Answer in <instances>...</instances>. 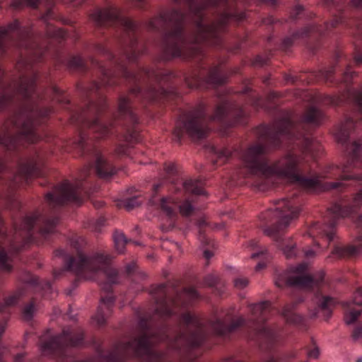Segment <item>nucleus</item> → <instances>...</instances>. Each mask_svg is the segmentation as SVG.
I'll list each match as a JSON object with an SVG mask.
<instances>
[{"mask_svg": "<svg viewBox=\"0 0 362 362\" xmlns=\"http://www.w3.org/2000/svg\"><path fill=\"white\" fill-rule=\"evenodd\" d=\"M177 4H185L194 18L195 29L189 35L182 33L183 14L177 10L163 12L158 17L152 18L148 23L151 30L169 28L163 37V49L166 59L173 57H188L199 52L202 43L218 45L221 35L233 14L223 13L209 18L204 14V10L211 6H216L226 0H173Z\"/></svg>", "mask_w": 362, "mask_h": 362, "instance_id": "f257e3e1", "label": "nucleus"}, {"mask_svg": "<svg viewBox=\"0 0 362 362\" xmlns=\"http://www.w3.org/2000/svg\"><path fill=\"white\" fill-rule=\"evenodd\" d=\"M257 140L250 144L243 152L242 158L245 167L250 172L256 175L269 177L275 175L279 178L287 180L290 182L305 187H314L319 184L320 179L332 177L336 173L321 175L313 178H307L301 175L303 161L307 162L305 157L314 158V151L317 145L307 136L297 145H300L304 158L298 156L293 151H289L272 165L269 164L267 154L272 148L279 146L281 139H291L284 132L274 127L261 126L257 129Z\"/></svg>", "mask_w": 362, "mask_h": 362, "instance_id": "f03ea898", "label": "nucleus"}, {"mask_svg": "<svg viewBox=\"0 0 362 362\" xmlns=\"http://www.w3.org/2000/svg\"><path fill=\"white\" fill-rule=\"evenodd\" d=\"M21 58L16 68L21 73L18 82L9 86L0 93V110L12 100L14 95H20L24 100L19 110L6 121L0 134V144L7 149L15 148L21 140L33 143L37 141L35 131L37 119L53 112L52 109L40 106V95L35 92L37 74L31 69V61Z\"/></svg>", "mask_w": 362, "mask_h": 362, "instance_id": "7ed1b4c3", "label": "nucleus"}, {"mask_svg": "<svg viewBox=\"0 0 362 362\" xmlns=\"http://www.w3.org/2000/svg\"><path fill=\"white\" fill-rule=\"evenodd\" d=\"M141 334L127 343H120L116 345L112 351L107 355L99 353L98 360L90 358L84 362H123V361L132 355L144 356L142 362H168L163 354H158L151 351V347L157 342L168 339V329L163 328L157 332H152L147 328L146 322L141 320L139 323Z\"/></svg>", "mask_w": 362, "mask_h": 362, "instance_id": "20e7f679", "label": "nucleus"}, {"mask_svg": "<svg viewBox=\"0 0 362 362\" xmlns=\"http://www.w3.org/2000/svg\"><path fill=\"white\" fill-rule=\"evenodd\" d=\"M243 322V318L238 317L228 325L225 320L216 318L206 326L197 315L185 313L180 320V333L169 342V346L175 349H180L182 346L196 347L203 342L209 329L217 335H225L234 331Z\"/></svg>", "mask_w": 362, "mask_h": 362, "instance_id": "39448f33", "label": "nucleus"}, {"mask_svg": "<svg viewBox=\"0 0 362 362\" xmlns=\"http://www.w3.org/2000/svg\"><path fill=\"white\" fill-rule=\"evenodd\" d=\"M110 256L101 252L86 255L78 252L66 262V269L74 272L78 280H96L105 276L110 284L118 283V273L111 267Z\"/></svg>", "mask_w": 362, "mask_h": 362, "instance_id": "423d86ee", "label": "nucleus"}, {"mask_svg": "<svg viewBox=\"0 0 362 362\" xmlns=\"http://www.w3.org/2000/svg\"><path fill=\"white\" fill-rule=\"evenodd\" d=\"M276 207L272 214V219L276 223L264 230V234L272 238L287 258L296 255L295 243L291 238H284L283 233L291 222L297 218L300 212L299 202L293 198H286L276 201Z\"/></svg>", "mask_w": 362, "mask_h": 362, "instance_id": "0eeeda50", "label": "nucleus"}, {"mask_svg": "<svg viewBox=\"0 0 362 362\" xmlns=\"http://www.w3.org/2000/svg\"><path fill=\"white\" fill-rule=\"evenodd\" d=\"M91 21L98 26L117 24L127 33L124 42V54L129 62H134L142 52V46L137 42L134 33L137 25L127 17L122 16L116 7L97 10L90 15Z\"/></svg>", "mask_w": 362, "mask_h": 362, "instance_id": "6e6552de", "label": "nucleus"}, {"mask_svg": "<svg viewBox=\"0 0 362 362\" xmlns=\"http://www.w3.org/2000/svg\"><path fill=\"white\" fill-rule=\"evenodd\" d=\"M32 35L31 27L21 26L17 20L7 25L0 27V54L4 53L9 46L13 45L18 48H29L35 57L39 58L43 51L37 49V45L32 40Z\"/></svg>", "mask_w": 362, "mask_h": 362, "instance_id": "1a4fd4ad", "label": "nucleus"}, {"mask_svg": "<svg viewBox=\"0 0 362 362\" xmlns=\"http://www.w3.org/2000/svg\"><path fill=\"white\" fill-rule=\"evenodd\" d=\"M208 121L205 106L199 104L181 116L176 124L174 136L177 141L184 134L194 141L204 139L209 132Z\"/></svg>", "mask_w": 362, "mask_h": 362, "instance_id": "9d476101", "label": "nucleus"}, {"mask_svg": "<svg viewBox=\"0 0 362 362\" xmlns=\"http://www.w3.org/2000/svg\"><path fill=\"white\" fill-rule=\"evenodd\" d=\"M325 119L324 112L319 108L310 105L305 109L298 124H294L293 115L287 113L275 121L272 126L274 127V130L278 129L289 136L296 137V140L302 141L304 135L300 134L299 136L296 135L300 127L304 125L318 127L323 123Z\"/></svg>", "mask_w": 362, "mask_h": 362, "instance_id": "9b49d317", "label": "nucleus"}, {"mask_svg": "<svg viewBox=\"0 0 362 362\" xmlns=\"http://www.w3.org/2000/svg\"><path fill=\"white\" fill-rule=\"evenodd\" d=\"M115 69H105L103 66L99 65L103 75L102 83L105 86H112L115 83L114 78L119 74H121L126 79L134 83H145L146 80L160 81L168 76L167 73L161 70L150 68H143L136 73L129 72L126 69L125 65L121 59H116L114 62Z\"/></svg>", "mask_w": 362, "mask_h": 362, "instance_id": "f8f14e48", "label": "nucleus"}, {"mask_svg": "<svg viewBox=\"0 0 362 362\" xmlns=\"http://www.w3.org/2000/svg\"><path fill=\"white\" fill-rule=\"evenodd\" d=\"M173 290V288L162 284L154 291V298L156 303V311L161 317H170L173 313V306L179 304L187 305L199 297V293L194 288H189L178 293L175 299H172L170 298V294Z\"/></svg>", "mask_w": 362, "mask_h": 362, "instance_id": "ddd939ff", "label": "nucleus"}, {"mask_svg": "<svg viewBox=\"0 0 362 362\" xmlns=\"http://www.w3.org/2000/svg\"><path fill=\"white\" fill-rule=\"evenodd\" d=\"M83 333L81 329H63L62 334L47 339L45 334L40 339V351L43 355H50L54 353H61L66 346H76L82 344Z\"/></svg>", "mask_w": 362, "mask_h": 362, "instance_id": "4468645a", "label": "nucleus"}, {"mask_svg": "<svg viewBox=\"0 0 362 362\" xmlns=\"http://www.w3.org/2000/svg\"><path fill=\"white\" fill-rule=\"evenodd\" d=\"M349 160L341 166L339 181L331 183V188L343 185L342 181L355 180L362 182V143L360 141L351 143L346 149Z\"/></svg>", "mask_w": 362, "mask_h": 362, "instance_id": "2eb2a0df", "label": "nucleus"}, {"mask_svg": "<svg viewBox=\"0 0 362 362\" xmlns=\"http://www.w3.org/2000/svg\"><path fill=\"white\" fill-rule=\"evenodd\" d=\"M103 103L102 100L98 103L92 102L80 115L73 117L75 121L87 124L98 139L108 135L112 127L111 123H105L99 117Z\"/></svg>", "mask_w": 362, "mask_h": 362, "instance_id": "dca6fc26", "label": "nucleus"}, {"mask_svg": "<svg viewBox=\"0 0 362 362\" xmlns=\"http://www.w3.org/2000/svg\"><path fill=\"white\" fill-rule=\"evenodd\" d=\"M361 203L362 192H360L354 197L353 202L351 206H341L339 204H334L329 209V212L333 220L329 224L323 226H320L318 223L313 224L311 228L312 233L317 231L319 233L326 235L329 242L332 241L334 235L332 228L336 224L335 220L349 216L361 206Z\"/></svg>", "mask_w": 362, "mask_h": 362, "instance_id": "f3484780", "label": "nucleus"}, {"mask_svg": "<svg viewBox=\"0 0 362 362\" xmlns=\"http://www.w3.org/2000/svg\"><path fill=\"white\" fill-rule=\"evenodd\" d=\"M81 187L78 183L72 184L64 181L54 188L53 192H49L46 195V201L52 208L61 206L66 203L80 204L82 199L78 194V190Z\"/></svg>", "mask_w": 362, "mask_h": 362, "instance_id": "a211bd4d", "label": "nucleus"}, {"mask_svg": "<svg viewBox=\"0 0 362 362\" xmlns=\"http://www.w3.org/2000/svg\"><path fill=\"white\" fill-rule=\"evenodd\" d=\"M307 268L308 264L306 263H302L295 267H291L285 276L276 280V286L280 288L284 285H288L302 288H310L317 285L321 279H315L308 275L306 274Z\"/></svg>", "mask_w": 362, "mask_h": 362, "instance_id": "6ab92c4d", "label": "nucleus"}, {"mask_svg": "<svg viewBox=\"0 0 362 362\" xmlns=\"http://www.w3.org/2000/svg\"><path fill=\"white\" fill-rule=\"evenodd\" d=\"M40 223L42 225L40 228V233L42 236L46 237L55 231L58 218L57 217L43 218L40 214H35L25 218L21 226L17 229V233H19V236L30 240L33 226Z\"/></svg>", "mask_w": 362, "mask_h": 362, "instance_id": "aec40b11", "label": "nucleus"}, {"mask_svg": "<svg viewBox=\"0 0 362 362\" xmlns=\"http://www.w3.org/2000/svg\"><path fill=\"white\" fill-rule=\"evenodd\" d=\"M270 303L269 301L261 302L255 304L251 308V312L253 320L257 323V329L258 334L269 341H272L275 338V332L272 329L262 326L269 317L270 313Z\"/></svg>", "mask_w": 362, "mask_h": 362, "instance_id": "412c9836", "label": "nucleus"}, {"mask_svg": "<svg viewBox=\"0 0 362 362\" xmlns=\"http://www.w3.org/2000/svg\"><path fill=\"white\" fill-rule=\"evenodd\" d=\"M343 305L349 310L344 314L345 323L351 325L362 313V287L356 290L351 302H345Z\"/></svg>", "mask_w": 362, "mask_h": 362, "instance_id": "4be33fe9", "label": "nucleus"}, {"mask_svg": "<svg viewBox=\"0 0 362 362\" xmlns=\"http://www.w3.org/2000/svg\"><path fill=\"white\" fill-rule=\"evenodd\" d=\"M314 303L315 307L313 310H310V317H317L322 315L325 319H328L332 315V308L337 301L329 296L317 295L314 299Z\"/></svg>", "mask_w": 362, "mask_h": 362, "instance_id": "5701e85b", "label": "nucleus"}, {"mask_svg": "<svg viewBox=\"0 0 362 362\" xmlns=\"http://www.w3.org/2000/svg\"><path fill=\"white\" fill-rule=\"evenodd\" d=\"M227 114L234 116L237 122H240L241 118L245 116L242 108L236 105H230L224 102L216 107L214 115L210 118V120H221Z\"/></svg>", "mask_w": 362, "mask_h": 362, "instance_id": "b1692460", "label": "nucleus"}, {"mask_svg": "<svg viewBox=\"0 0 362 362\" xmlns=\"http://www.w3.org/2000/svg\"><path fill=\"white\" fill-rule=\"evenodd\" d=\"M356 224L358 227H362V214L358 217ZM362 250V235L357 240V246L335 247L332 254L339 258L351 257L356 256Z\"/></svg>", "mask_w": 362, "mask_h": 362, "instance_id": "393cba45", "label": "nucleus"}, {"mask_svg": "<svg viewBox=\"0 0 362 362\" xmlns=\"http://www.w3.org/2000/svg\"><path fill=\"white\" fill-rule=\"evenodd\" d=\"M114 303L115 298L112 296H108L101 299L97 313L93 317V320L97 325L100 326L105 323L107 316L111 313Z\"/></svg>", "mask_w": 362, "mask_h": 362, "instance_id": "a878e982", "label": "nucleus"}, {"mask_svg": "<svg viewBox=\"0 0 362 362\" xmlns=\"http://www.w3.org/2000/svg\"><path fill=\"white\" fill-rule=\"evenodd\" d=\"M32 175H40V165L34 158L20 164L18 175L16 176L15 179L16 181L18 178L21 177L27 180Z\"/></svg>", "mask_w": 362, "mask_h": 362, "instance_id": "bb28decb", "label": "nucleus"}, {"mask_svg": "<svg viewBox=\"0 0 362 362\" xmlns=\"http://www.w3.org/2000/svg\"><path fill=\"white\" fill-rule=\"evenodd\" d=\"M95 168L98 175L101 178H108L115 173V169L100 154L96 155Z\"/></svg>", "mask_w": 362, "mask_h": 362, "instance_id": "cd10ccee", "label": "nucleus"}, {"mask_svg": "<svg viewBox=\"0 0 362 362\" xmlns=\"http://www.w3.org/2000/svg\"><path fill=\"white\" fill-rule=\"evenodd\" d=\"M52 16V11L49 9L42 17V21L46 23L47 30L46 35L48 37H54L57 39H64L66 36V33L60 28H55L52 25L48 23Z\"/></svg>", "mask_w": 362, "mask_h": 362, "instance_id": "c85d7f7f", "label": "nucleus"}, {"mask_svg": "<svg viewBox=\"0 0 362 362\" xmlns=\"http://www.w3.org/2000/svg\"><path fill=\"white\" fill-rule=\"evenodd\" d=\"M354 125L355 122L351 118H347L341 124L335 134L338 142L345 144L347 141L351 130L354 128Z\"/></svg>", "mask_w": 362, "mask_h": 362, "instance_id": "c756f323", "label": "nucleus"}, {"mask_svg": "<svg viewBox=\"0 0 362 362\" xmlns=\"http://www.w3.org/2000/svg\"><path fill=\"white\" fill-rule=\"evenodd\" d=\"M118 109L119 113L129 119L132 123L135 124L137 122V117L133 112L129 100L127 98L123 96L119 98Z\"/></svg>", "mask_w": 362, "mask_h": 362, "instance_id": "7c9ffc66", "label": "nucleus"}, {"mask_svg": "<svg viewBox=\"0 0 362 362\" xmlns=\"http://www.w3.org/2000/svg\"><path fill=\"white\" fill-rule=\"evenodd\" d=\"M302 300V299H299L297 302L288 304L284 307L281 313V315L284 317L287 323L298 324L301 322L302 317L293 313V309L295 308L297 303L301 302Z\"/></svg>", "mask_w": 362, "mask_h": 362, "instance_id": "2f4dec72", "label": "nucleus"}, {"mask_svg": "<svg viewBox=\"0 0 362 362\" xmlns=\"http://www.w3.org/2000/svg\"><path fill=\"white\" fill-rule=\"evenodd\" d=\"M177 202L171 197H163L160 200V207L169 218L176 216Z\"/></svg>", "mask_w": 362, "mask_h": 362, "instance_id": "473e14b6", "label": "nucleus"}, {"mask_svg": "<svg viewBox=\"0 0 362 362\" xmlns=\"http://www.w3.org/2000/svg\"><path fill=\"white\" fill-rule=\"evenodd\" d=\"M183 187L187 192L193 194L199 195L204 193L202 182L199 180H187L183 182Z\"/></svg>", "mask_w": 362, "mask_h": 362, "instance_id": "72a5a7b5", "label": "nucleus"}, {"mask_svg": "<svg viewBox=\"0 0 362 362\" xmlns=\"http://www.w3.org/2000/svg\"><path fill=\"white\" fill-rule=\"evenodd\" d=\"M114 242L115 248L119 253H122L124 251L125 245L127 240L122 232L116 231L114 234Z\"/></svg>", "mask_w": 362, "mask_h": 362, "instance_id": "f704fd0d", "label": "nucleus"}, {"mask_svg": "<svg viewBox=\"0 0 362 362\" xmlns=\"http://www.w3.org/2000/svg\"><path fill=\"white\" fill-rule=\"evenodd\" d=\"M225 81L226 78L221 75L218 68L216 67L210 70L207 77V82L219 85L224 83Z\"/></svg>", "mask_w": 362, "mask_h": 362, "instance_id": "c9c22d12", "label": "nucleus"}, {"mask_svg": "<svg viewBox=\"0 0 362 362\" xmlns=\"http://www.w3.org/2000/svg\"><path fill=\"white\" fill-rule=\"evenodd\" d=\"M211 152L216 156L218 160L226 162L231 156V151L227 148L223 147L217 148H211Z\"/></svg>", "mask_w": 362, "mask_h": 362, "instance_id": "e433bc0d", "label": "nucleus"}, {"mask_svg": "<svg viewBox=\"0 0 362 362\" xmlns=\"http://www.w3.org/2000/svg\"><path fill=\"white\" fill-rule=\"evenodd\" d=\"M0 269L9 272L11 269V266L9 263V256L6 253L4 248L0 245Z\"/></svg>", "mask_w": 362, "mask_h": 362, "instance_id": "4c0bfd02", "label": "nucleus"}, {"mask_svg": "<svg viewBox=\"0 0 362 362\" xmlns=\"http://www.w3.org/2000/svg\"><path fill=\"white\" fill-rule=\"evenodd\" d=\"M163 90L157 89L156 87L150 85L145 90L144 97L149 100H156L159 98L160 95L163 94Z\"/></svg>", "mask_w": 362, "mask_h": 362, "instance_id": "58836bf2", "label": "nucleus"}, {"mask_svg": "<svg viewBox=\"0 0 362 362\" xmlns=\"http://www.w3.org/2000/svg\"><path fill=\"white\" fill-rule=\"evenodd\" d=\"M20 293H16L4 298V304L0 305V311H4L6 308L16 305L19 299Z\"/></svg>", "mask_w": 362, "mask_h": 362, "instance_id": "ea45409f", "label": "nucleus"}, {"mask_svg": "<svg viewBox=\"0 0 362 362\" xmlns=\"http://www.w3.org/2000/svg\"><path fill=\"white\" fill-rule=\"evenodd\" d=\"M313 32H317V33H319L321 34L323 33V30H322L321 28H320L317 25H311L306 26L303 29V30L301 31L300 33H297L296 34V36L305 37V36H307L309 33H313Z\"/></svg>", "mask_w": 362, "mask_h": 362, "instance_id": "a19ab883", "label": "nucleus"}, {"mask_svg": "<svg viewBox=\"0 0 362 362\" xmlns=\"http://www.w3.org/2000/svg\"><path fill=\"white\" fill-rule=\"evenodd\" d=\"M38 2L39 0H13L11 6L15 8H18L24 5L35 7Z\"/></svg>", "mask_w": 362, "mask_h": 362, "instance_id": "79ce46f5", "label": "nucleus"}, {"mask_svg": "<svg viewBox=\"0 0 362 362\" xmlns=\"http://www.w3.org/2000/svg\"><path fill=\"white\" fill-rule=\"evenodd\" d=\"M139 197L135 196L129 199H127L124 201V205L127 210H131L139 205H140L142 202L141 200H139Z\"/></svg>", "mask_w": 362, "mask_h": 362, "instance_id": "37998d69", "label": "nucleus"}, {"mask_svg": "<svg viewBox=\"0 0 362 362\" xmlns=\"http://www.w3.org/2000/svg\"><path fill=\"white\" fill-rule=\"evenodd\" d=\"M193 210L194 207L189 200H185L180 206V212L182 216H189L193 211Z\"/></svg>", "mask_w": 362, "mask_h": 362, "instance_id": "c03bdc74", "label": "nucleus"}, {"mask_svg": "<svg viewBox=\"0 0 362 362\" xmlns=\"http://www.w3.org/2000/svg\"><path fill=\"white\" fill-rule=\"evenodd\" d=\"M69 66L75 69H83L85 66V62L80 56H75L70 59Z\"/></svg>", "mask_w": 362, "mask_h": 362, "instance_id": "a18cd8bd", "label": "nucleus"}, {"mask_svg": "<svg viewBox=\"0 0 362 362\" xmlns=\"http://www.w3.org/2000/svg\"><path fill=\"white\" fill-rule=\"evenodd\" d=\"M351 339L354 341H357L362 339V323L357 325L354 328L351 333Z\"/></svg>", "mask_w": 362, "mask_h": 362, "instance_id": "49530a36", "label": "nucleus"}, {"mask_svg": "<svg viewBox=\"0 0 362 362\" xmlns=\"http://www.w3.org/2000/svg\"><path fill=\"white\" fill-rule=\"evenodd\" d=\"M34 310V305L33 303H30L28 305H26L23 310V317L26 320H30L33 315Z\"/></svg>", "mask_w": 362, "mask_h": 362, "instance_id": "de8ad7c7", "label": "nucleus"}, {"mask_svg": "<svg viewBox=\"0 0 362 362\" xmlns=\"http://www.w3.org/2000/svg\"><path fill=\"white\" fill-rule=\"evenodd\" d=\"M52 91L54 94L53 100H57L59 103H68V100L62 96V91L58 88H52Z\"/></svg>", "mask_w": 362, "mask_h": 362, "instance_id": "09e8293b", "label": "nucleus"}, {"mask_svg": "<svg viewBox=\"0 0 362 362\" xmlns=\"http://www.w3.org/2000/svg\"><path fill=\"white\" fill-rule=\"evenodd\" d=\"M200 78L197 76H193L191 78H186V83L188 87L193 88H197L200 83Z\"/></svg>", "mask_w": 362, "mask_h": 362, "instance_id": "8fccbe9b", "label": "nucleus"}, {"mask_svg": "<svg viewBox=\"0 0 362 362\" xmlns=\"http://www.w3.org/2000/svg\"><path fill=\"white\" fill-rule=\"evenodd\" d=\"M249 281L246 278L240 277L234 280V286L238 289H243L248 285Z\"/></svg>", "mask_w": 362, "mask_h": 362, "instance_id": "3c124183", "label": "nucleus"}, {"mask_svg": "<svg viewBox=\"0 0 362 362\" xmlns=\"http://www.w3.org/2000/svg\"><path fill=\"white\" fill-rule=\"evenodd\" d=\"M125 140L127 142L132 143L138 141V133L136 130H128L125 136Z\"/></svg>", "mask_w": 362, "mask_h": 362, "instance_id": "603ef678", "label": "nucleus"}, {"mask_svg": "<svg viewBox=\"0 0 362 362\" xmlns=\"http://www.w3.org/2000/svg\"><path fill=\"white\" fill-rule=\"evenodd\" d=\"M353 96L356 104L358 106L359 111L362 114V90H356L353 93Z\"/></svg>", "mask_w": 362, "mask_h": 362, "instance_id": "864d4df0", "label": "nucleus"}, {"mask_svg": "<svg viewBox=\"0 0 362 362\" xmlns=\"http://www.w3.org/2000/svg\"><path fill=\"white\" fill-rule=\"evenodd\" d=\"M334 73V68L331 67L329 69L323 70L320 71L321 76L323 77L325 80H329L330 76Z\"/></svg>", "mask_w": 362, "mask_h": 362, "instance_id": "5fc2aeb1", "label": "nucleus"}, {"mask_svg": "<svg viewBox=\"0 0 362 362\" xmlns=\"http://www.w3.org/2000/svg\"><path fill=\"white\" fill-rule=\"evenodd\" d=\"M218 278L214 275H209L206 277V284L209 286H213L216 284Z\"/></svg>", "mask_w": 362, "mask_h": 362, "instance_id": "6e6d98bb", "label": "nucleus"}, {"mask_svg": "<svg viewBox=\"0 0 362 362\" xmlns=\"http://www.w3.org/2000/svg\"><path fill=\"white\" fill-rule=\"evenodd\" d=\"M165 171L169 175H174L175 173V165L173 163L166 164L165 166Z\"/></svg>", "mask_w": 362, "mask_h": 362, "instance_id": "4d7b16f0", "label": "nucleus"}, {"mask_svg": "<svg viewBox=\"0 0 362 362\" xmlns=\"http://www.w3.org/2000/svg\"><path fill=\"white\" fill-rule=\"evenodd\" d=\"M341 22V19L340 17L335 16L333 20H332L330 24H326V29L328 30L330 28H334L339 23Z\"/></svg>", "mask_w": 362, "mask_h": 362, "instance_id": "13d9d810", "label": "nucleus"}, {"mask_svg": "<svg viewBox=\"0 0 362 362\" xmlns=\"http://www.w3.org/2000/svg\"><path fill=\"white\" fill-rule=\"evenodd\" d=\"M128 147L126 145L121 144L117 146L116 152L119 155H126L127 153Z\"/></svg>", "mask_w": 362, "mask_h": 362, "instance_id": "bf43d9fd", "label": "nucleus"}, {"mask_svg": "<svg viewBox=\"0 0 362 362\" xmlns=\"http://www.w3.org/2000/svg\"><path fill=\"white\" fill-rule=\"evenodd\" d=\"M320 355V350L317 347H315L308 353L309 358H317Z\"/></svg>", "mask_w": 362, "mask_h": 362, "instance_id": "052dcab7", "label": "nucleus"}, {"mask_svg": "<svg viewBox=\"0 0 362 362\" xmlns=\"http://www.w3.org/2000/svg\"><path fill=\"white\" fill-rule=\"evenodd\" d=\"M24 282L29 285H35L38 283V279L35 276H29L28 278L23 279Z\"/></svg>", "mask_w": 362, "mask_h": 362, "instance_id": "680f3d73", "label": "nucleus"}, {"mask_svg": "<svg viewBox=\"0 0 362 362\" xmlns=\"http://www.w3.org/2000/svg\"><path fill=\"white\" fill-rule=\"evenodd\" d=\"M354 72H352L349 68H347L346 71L344 73V82H349V79L352 77Z\"/></svg>", "mask_w": 362, "mask_h": 362, "instance_id": "e2e57ef3", "label": "nucleus"}, {"mask_svg": "<svg viewBox=\"0 0 362 362\" xmlns=\"http://www.w3.org/2000/svg\"><path fill=\"white\" fill-rule=\"evenodd\" d=\"M351 6L356 8H362V0H351Z\"/></svg>", "mask_w": 362, "mask_h": 362, "instance_id": "0e129e2a", "label": "nucleus"}, {"mask_svg": "<svg viewBox=\"0 0 362 362\" xmlns=\"http://www.w3.org/2000/svg\"><path fill=\"white\" fill-rule=\"evenodd\" d=\"M255 65H263L265 63V60L262 57H257L254 61Z\"/></svg>", "mask_w": 362, "mask_h": 362, "instance_id": "69168bd1", "label": "nucleus"}, {"mask_svg": "<svg viewBox=\"0 0 362 362\" xmlns=\"http://www.w3.org/2000/svg\"><path fill=\"white\" fill-rule=\"evenodd\" d=\"M266 252V250H259V252H254L251 255V257L252 258H256V257H258L260 255H263Z\"/></svg>", "mask_w": 362, "mask_h": 362, "instance_id": "338daca9", "label": "nucleus"}, {"mask_svg": "<svg viewBox=\"0 0 362 362\" xmlns=\"http://www.w3.org/2000/svg\"><path fill=\"white\" fill-rule=\"evenodd\" d=\"M23 358H24V354H18V355L16 356L14 362H22V361H23Z\"/></svg>", "mask_w": 362, "mask_h": 362, "instance_id": "774afa93", "label": "nucleus"}]
</instances>
